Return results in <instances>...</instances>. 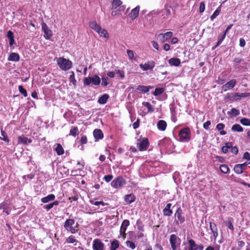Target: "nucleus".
<instances>
[{"instance_id": "1", "label": "nucleus", "mask_w": 250, "mask_h": 250, "mask_svg": "<svg viewBox=\"0 0 250 250\" xmlns=\"http://www.w3.org/2000/svg\"><path fill=\"white\" fill-rule=\"evenodd\" d=\"M57 63L60 68L63 71H67L72 67V62L69 59L60 57L56 59Z\"/></svg>"}, {"instance_id": "2", "label": "nucleus", "mask_w": 250, "mask_h": 250, "mask_svg": "<svg viewBox=\"0 0 250 250\" xmlns=\"http://www.w3.org/2000/svg\"><path fill=\"white\" fill-rule=\"evenodd\" d=\"M179 141L182 142H188L191 138L190 129L188 127H185L181 129L179 133Z\"/></svg>"}, {"instance_id": "3", "label": "nucleus", "mask_w": 250, "mask_h": 250, "mask_svg": "<svg viewBox=\"0 0 250 250\" xmlns=\"http://www.w3.org/2000/svg\"><path fill=\"white\" fill-rule=\"evenodd\" d=\"M184 213L180 207H178L174 213V223L176 225H179L184 223L185 221V217L183 215Z\"/></svg>"}, {"instance_id": "4", "label": "nucleus", "mask_w": 250, "mask_h": 250, "mask_svg": "<svg viewBox=\"0 0 250 250\" xmlns=\"http://www.w3.org/2000/svg\"><path fill=\"white\" fill-rule=\"evenodd\" d=\"M75 225V220L72 219H67L64 223L63 227L65 230L72 234L76 233L78 232V229H76V227H74Z\"/></svg>"}, {"instance_id": "5", "label": "nucleus", "mask_w": 250, "mask_h": 250, "mask_svg": "<svg viewBox=\"0 0 250 250\" xmlns=\"http://www.w3.org/2000/svg\"><path fill=\"white\" fill-rule=\"evenodd\" d=\"M181 239L174 234H171L169 237V242L172 250H177L180 248Z\"/></svg>"}, {"instance_id": "6", "label": "nucleus", "mask_w": 250, "mask_h": 250, "mask_svg": "<svg viewBox=\"0 0 250 250\" xmlns=\"http://www.w3.org/2000/svg\"><path fill=\"white\" fill-rule=\"evenodd\" d=\"M101 83L100 78L95 75L93 77H86L83 79V84L84 86H88L92 83L94 85H98Z\"/></svg>"}, {"instance_id": "7", "label": "nucleus", "mask_w": 250, "mask_h": 250, "mask_svg": "<svg viewBox=\"0 0 250 250\" xmlns=\"http://www.w3.org/2000/svg\"><path fill=\"white\" fill-rule=\"evenodd\" d=\"M125 184V180L121 176L116 178L111 183V186L115 188H121Z\"/></svg>"}, {"instance_id": "8", "label": "nucleus", "mask_w": 250, "mask_h": 250, "mask_svg": "<svg viewBox=\"0 0 250 250\" xmlns=\"http://www.w3.org/2000/svg\"><path fill=\"white\" fill-rule=\"evenodd\" d=\"M173 36V33L168 31L166 33H160L157 36V39L159 41L164 42L170 39Z\"/></svg>"}, {"instance_id": "9", "label": "nucleus", "mask_w": 250, "mask_h": 250, "mask_svg": "<svg viewBox=\"0 0 250 250\" xmlns=\"http://www.w3.org/2000/svg\"><path fill=\"white\" fill-rule=\"evenodd\" d=\"M155 63L153 61H147L145 64L141 63L139 64L140 67L144 71L152 70L155 67Z\"/></svg>"}, {"instance_id": "10", "label": "nucleus", "mask_w": 250, "mask_h": 250, "mask_svg": "<svg viewBox=\"0 0 250 250\" xmlns=\"http://www.w3.org/2000/svg\"><path fill=\"white\" fill-rule=\"evenodd\" d=\"M104 245L99 239L93 240L92 248L94 250H104Z\"/></svg>"}, {"instance_id": "11", "label": "nucleus", "mask_w": 250, "mask_h": 250, "mask_svg": "<svg viewBox=\"0 0 250 250\" xmlns=\"http://www.w3.org/2000/svg\"><path fill=\"white\" fill-rule=\"evenodd\" d=\"M129 225V221L128 220H124L120 228V234L124 239L126 237V234L125 233L127 227Z\"/></svg>"}, {"instance_id": "12", "label": "nucleus", "mask_w": 250, "mask_h": 250, "mask_svg": "<svg viewBox=\"0 0 250 250\" xmlns=\"http://www.w3.org/2000/svg\"><path fill=\"white\" fill-rule=\"evenodd\" d=\"M42 28L44 33V37L47 40L50 39L52 36V32L45 23H42Z\"/></svg>"}, {"instance_id": "13", "label": "nucleus", "mask_w": 250, "mask_h": 250, "mask_svg": "<svg viewBox=\"0 0 250 250\" xmlns=\"http://www.w3.org/2000/svg\"><path fill=\"white\" fill-rule=\"evenodd\" d=\"M140 151H145L146 150L149 146V142L147 138H144L140 143L137 144Z\"/></svg>"}, {"instance_id": "14", "label": "nucleus", "mask_w": 250, "mask_h": 250, "mask_svg": "<svg viewBox=\"0 0 250 250\" xmlns=\"http://www.w3.org/2000/svg\"><path fill=\"white\" fill-rule=\"evenodd\" d=\"M236 83V81L235 79H232L227 83L225 84L222 86V89L225 91H227L228 89H232Z\"/></svg>"}, {"instance_id": "15", "label": "nucleus", "mask_w": 250, "mask_h": 250, "mask_svg": "<svg viewBox=\"0 0 250 250\" xmlns=\"http://www.w3.org/2000/svg\"><path fill=\"white\" fill-rule=\"evenodd\" d=\"M187 241L188 247L187 248V250H197V245L193 239L188 237Z\"/></svg>"}, {"instance_id": "16", "label": "nucleus", "mask_w": 250, "mask_h": 250, "mask_svg": "<svg viewBox=\"0 0 250 250\" xmlns=\"http://www.w3.org/2000/svg\"><path fill=\"white\" fill-rule=\"evenodd\" d=\"M140 10V6H137L135 8H133L129 14V16L132 20L135 19L139 15Z\"/></svg>"}, {"instance_id": "17", "label": "nucleus", "mask_w": 250, "mask_h": 250, "mask_svg": "<svg viewBox=\"0 0 250 250\" xmlns=\"http://www.w3.org/2000/svg\"><path fill=\"white\" fill-rule=\"evenodd\" d=\"M32 142V140L30 139H28L27 137L20 136L18 138V144H22L24 145H27V144H30Z\"/></svg>"}, {"instance_id": "18", "label": "nucleus", "mask_w": 250, "mask_h": 250, "mask_svg": "<svg viewBox=\"0 0 250 250\" xmlns=\"http://www.w3.org/2000/svg\"><path fill=\"white\" fill-rule=\"evenodd\" d=\"M153 88V86H144V85H138L137 88L136 90L137 91H140L143 93H146L148 92L150 89Z\"/></svg>"}, {"instance_id": "19", "label": "nucleus", "mask_w": 250, "mask_h": 250, "mask_svg": "<svg viewBox=\"0 0 250 250\" xmlns=\"http://www.w3.org/2000/svg\"><path fill=\"white\" fill-rule=\"evenodd\" d=\"M20 59V56L18 53L13 52L9 55L8 60L9 61L18 62Z\"/></svg>"}, {"instance_id": "20", "label": "nucleus", "mask_w": 250, "mask_h": 250, "mask_svg": "<svg viewBox=\"0 0 250 250\" xmlns=\"http://www.w3.org/2000/svg\"><path fill=\"white\" fill-rule=\"evenodd\" d=\"M93 135L95 139H102L104 137V134L101 129H96L93 131Z\"/></svg>"}, {"instance_id": "21", "label": "nucleus", "mask_w": 250, "mask_h": 250, "mask_svg": "<svg viewBox=\"0 0 250 250\" xmlns=\"http://www.w3.org/2000/svg\"><path fill=\"white\" fill-rule=\"evenodd\" d=\"M6 36L9 40V45L10 46H13L15 43V41L14 37V33L12 31L9 30L7 32Z\"/></svg>"}, {"instance_id": "22", "label": "nucleus", "mask_w": 250, "mask_h": 250, "mask_svg": "<svg viewBox=\"0 0 250 250\" xmlns=\"http://www.w3.org/2000/svg\"><path fill=\"white\" fill-rule=\"evenodd\" d=\"M168 63L171 66H178L181 63V61L178 58H172L168 60Z\"/></svg>"}, {"instance_id": "23", "label": "nucleus", "mask_w": 250, "mask_h": 250, "mask_svg": "<svg viewBox=\"0 0 250 250\" xmlns=\"http://www.w3.org/2000/svg\"><path fill=\"white\" fill-rule=\"evenodd\" d=\"M135 195L132 193L126 195L125 196V201L129 204L134 202L135 201Z\"/></svg>"}, {"instance_id": "24", "label": "nucleus", "mask_w": 250, "mask_h": 250, "mask_svg": "<svg viewBox=\"0 0 250 250\" xmlns=\"http://www.w3.org/2000/svg\"><path fill=\"white\" fill-rule=\"evenodd\" d=\"M55 198V196L53 194H50L41 199V201L43 203H47L50 201H53Z\"/></svg>"}, {"instance_id": "25", "label": "nucleus", "mask_w": 250, "mask_h": 250, "mask_svg": "<svg viewBox=\"0 0 250 250\" xmlns=\"http://www.w3.org/2000/svg\"><path fill=\"white\" fill-rule=\"evenodd\" d=\"M157 127L159 130L164 131L167 127V123L164 120H160L157 123Z\"/></svg>"}, {"instance_id": "26", "label": "nucleus", "mask_w": 250, "mask_h": 250, "mask_svg": "<svg viewBox=\"0 0 250 250\" xmlns=\"http://www.w3.org/2000/svg\"><path fill=\"white\" fill-rule=\"evenodd\" d=\"M89 26L91 29L95 30L96 32L101 29V27L100 25L98 24L96 21H92L89 22Z\"/></svg>"}, {"instance_id": "27", "label": "nucleus", "mask_w": 250, "mask_h": 250, "mask_svg": "<svg viewBox=\"0 0 250 250\" xmlns=\"http://www.w3.org/2000/svg\"><path fill=\"white\" fill-rule=\"evenodd\" d=\"M109 97V95L107 94H104L99 98L98 102L100 104H105L106 103Z\"/></svg>"}, {"instance_id": "28", "label": "nucleus", "mask_w": 250, "mask_h": 250, "mask_svg": "<svg viewBox=\"0 0 250 250\" xmlns=\"http://www.w3.org/2000/svg\"><path fill=\"white\" fill-rule=\"evenodd\" d=\"M59 203L60 202L58 201H55L50 204L44 205L43 208L46 209L47 211H48L50 209H51L54 206H58L59 204Z\"/></svg>"}, {"instance_id": "29", "label": "nucleus", "mask_w": 250, "mask_h": 250, "mask_svg": "<svg viewBox=\"0 0 250 250\" xmlns=\"http://www.w3.org/2000/svg\"><path fill=\"white\" fill-rule=\"evenodd\" d=\"M79 129L77 126H72L70 130L69 135L73 137H76L79 134Z\"/></svg>"}, {"instance_id": "30", "label": "nucleus", "mask_w": 250, "mask_h": 250, "mask_svg": "<svg viewBox=\"0 0 250 250\" xmlns=\"http://www.w3.org/2000/svg\"><path fill=\"white\" fill-rule=\"evenodd\" d=\"M221 5H220L210 16V20L213 21L220 13Z\"/></svg>"}, {"instance_id": "31", "label": "nucleus", "mask_w": 250, "mask_h": 250, "mask_svg": "<svg viewBox=\"0 0 250 250\" xmlns=\"http://www.w3.org/2000/svg\"><path fill=\"white\" fill-rule=\"evenodd\" d=\"M233 222V219L231 217H229L228 218L227 222H226V226H227L232 231L234 230V227L232 225Z\"/></svg>"}, {"instance_id": "32", "label": "nucleus", "mask_w": 250, "mask_h": 250, "mask_svg": "<svg viewBox=\"0 0 250 250\" xmlns=\"http://www.w3.org/2000/svg\"><path fill=\"white\" fill-rule=\"evenodd\" d=\"M239 63H245L244 60L239 58H235L234 60L233 67L235 69L238 68V64Z\"/></svg>"}, {"instance_id": "33", "label": "nucleus", "mask_w": 250, "mask_h": 250, "mask_svg": "<svg viewBox=\"0 0 250 250\" xmlns=\"http://www.w3.org/2000/svg\"><path fill=\"white\" fill-rule=\"evenodd\" d=\"M119 247V242L117 240H114L111 243L110 250H116Z\"/></svg>"}, {"instance_id": "34", "label": "nucleus", "mask_w": 250, "mask_h": 250, "mask_svg": "<svg viewBox=\"0 0 250 250\" xmlns=\"http://www.w3.org/2000/svg\"><path fill=\"white\" fill-rule=\"evenodd\" d=\"M226 35V33L223 32L222 35H220L218 36V42H217L216 44L215 45V46L213 47V49H214V48L219 46L222 43V42L223 41V40L225 38Z\"/></svg>"}, {"instance_id": "35", "label": "nucleus", "mask_w": 250, "mask_h": 250, "mask_svg": "<svg viewBox=\"0 0 250 250\" xmlns=\"http://www.w3.org/2000/svg\"><path fill=\"white\" fill-rule=\"evenodd\" d=\"M231 130L241 132L243 131V128L239 124H235L232 126Z\"/></svg>"}, {"instance_id": "36", "label": "nucleus", "mask_w": 250, "mask_h": 250, "mask_svg": "<svg viewBox=\"0 0 250 250\" xmlns=\"http://www.w3.org/2000/svg\"><path fill=\"white\" fill-rule=\"evenodd\" d=\"M97 33H98L100 37H104L105 38H108V34L105 29H102L101 28V29L99 30Z\"/></svg>"}, {"instance_id": "37", "label": "nucleus", "mask_w": 250, "mask_h": 250, "mask_svg": "<svg viewBox=\"0 0 250 250\" xmlns=\"http://www.w3.org/2000/svg\"><path fill=\"white\" fill-rule=\"evenodd\" d=\"M0 209H2L3 212H5L7 214H9L10 209L7 207L5 202L0 204Z\"/></svg>"}, {"instance_id": "38", "label": "nucleus", "mask_w": 250, "mask_h": 250, "mask_svg": "<svg viewBox=\"0 0 250 250\" xmlns=\"http://www.w3.org/2000/svg\"><path fill=\"white\" fill-rule=\"evenodd\" d=\"M233 170L237 174H241L243 171V168L242 167L241 165L239 164L235 165L234 167Z\"/></svg>"}, {"instance_id": "39", "label": "nucleus", "mask_w": 250, "mask_h": 250, "mask_svg": "<svg viewBox=\"0 0 250 250\" xmlns=\"http://www.w3.org/2000/svg\"><path fill=\"white\" fill-rule=\"evenodd\" d=\"M55 150L58 155H62L64 153V150L62 146L60 144H57Z\"/></svg>"}, {"instance_id": "40", "label": "nucleus", "mask_w": 250, "mask_h": 250, "mask_svg": "<svg viewBox=\"0 0 250 250\" xmlns=\"http://www.w3.org/2000/svg\"><path fill=\"white\" fill-rule=\"evenodd\" d=\"M232 147L231 143H226L225 145L222 148V151L223 153H226L228 152L229 149Z\"/></svg>"}, {"instance_id": "41", "label": "nucleus", "mask_w": 250, "mask_h": 250, "mask_svg": "<svg viewBox=\"0 0 250 250\" xmlns=\"http://www.w3.org/2000/svg\"><path fill=\"white\" fill-rule=\"evenodd\" d=\"M1 134L2 136L0 137V139L8 143L9 142L8 137L6 134V133L2 129L1 130Z\"/></svg>"}, {"instance_id": "42", "label": "nucleus", "mask_w": 250, "mask_h": 250, "mask_svg": "<svg viewBox=\"0 0 250 250\" xmlns=\"http://www.w3.org/2000/svg\"><path fill=\"white\" fill-rule=\"evenodd\" d=\"M227 114L229 115H233L234 116H236L239 115L240 111L235 108H232L230 111H228Z\"/></svg>"}, {"instance_id": "43", "label": "nucleus", "mask_w": 250, "mask_h": 250, "mask_svg": "<svg viewBox=\"0 0 250 250\" xmlns=\"http://www.w3.org/2000/svg\"><path fill=\"white\" fill-rule=\"evenodd\" d=\"M163 213L165 216H170L173 213V211L171 208H164L163 210Z\"/></svg>"}, {"instance_id": "44", "label": "nucleus", "mask_w": 250, "mask_h": 250, "mask_svg": "<svg viewBox=\"0 0 250 250\" xmlns=\"http://www.w3.org/2000/svg\"><path fill=\"white\" fill-rule=\"evenodd\" d=\"M122 1L120 0H113L112 3V9H115L121 5Z\"/></svg>"}, {"instance_id": "45", "label": "nucleus", "mask_w": 250, "mask_h": 250, "mask_svg": "<svg viewBox=\"0 0 250 250\" xmlns=\"http://www.w3.org/2000/svg\"><path fill=\"white\" fill-rule=\"evenodd\" d=\"M220 169L222 173L225 174L228 173L229 170V168L226 165H221L220 166Z\"/></svg>"}, {"instance_id": "46", "label": "nucleus", "mask_w": 250, "mask_h": 250, "mask_svg": "<svg viewBox=\"0 0 250 250\" xmlns=\"http://www.w3.org/2000/svg\"><path fill=\"white\" fill-rule=\"evenodd\" d=\"M164 91L165 89L164 88H156L153 94L155 96H159L162 94Z\"/></svg>"}, {"instance_id": "47", "label": "nucleus", "mask_w": 250, "mask_h": 250, "mask_svg": "<svg viewBox=\"0 0 250 250\" xmlns=\"http://www.w3.org/2000/svg\"><path fill=\"white\" fill-rule=\"evenodd\" d=\"M70 75L69 77V81L71 83H72L74 86L76 85L77 81L75 78V74L73 71L70 72Z\"/></svg>"}, {"instance_id": "48", "label": "nucleus", "mask_w": 250, "mask_h": 250, "mask_svg": "<svg viewBox=\"0 0 250 250\" xmlns=\"http://www.w3.org/2000/svg\"><path fill=\"white\" fill-rule=\"evenodd\" d=\"M77 240L75 239V237L73 235L69 236L66 239V242L69 244H73L75 242H77Z\"/></svg>"}, {"instance_id": "49", "label": "nucleus", "mask_w": 250, "mask_h": 250, "mask_svg": "<svg viewBox=\"0 0 250 250\" xmlns=\"http://www.w3.org/2000/svg\"><path fill=\"white\" fill-rule=\"evenodd\" d=\"M240 123L244 125L250 126V119L243 118L240 120Z\"/></svg>"}, {"instance_id": "50", "label": "nucleus", "mask_w": 250, "mask_h": 250, "mask_svg": "<svg viewBox=\"0 0 250 250\" xmlns=\"http://www.w3.org/2000/svg\"><path fill=\"white\" fill-rule=\"evenodd\" d=\"M143 105L145 106L147 109L148 111L150 112H153L154 109L153 108L151 104L148 102H143L142 103Z\"/></svg>"}, {"instance_id": "51", "label": "nucleus", "mask_w": 250, "mask_h": 250, "mask_svg": "<svg viewBox=\"0 0 250 250\" xmlns=\"http://www.w3.org/2000/svg\"><path fill=\"white\" fill-rule=\"evenodd\" d=\"M19 90L20 92L22 94L24 97L27 96V92L25 89H24L22 85L19 86Z\"/></svg>"}, {"instance_id": "52", "label": "nucleus", "mask_w": 250, "mask_h": 250, "mask_svg": "<svg viewBox=\"0 0 250 250\" xmlns=\"http://www.w3.org/2000/svg\"><path fill=\"white\" fill-rule=\"evenodd\" d=\"M109 83V80L107 77H102V85L104 86H106Z\"/></svg>"}, {"instance_id": "53", "label": "nucleus", "mask_w": 250, "mask_h": 250, "mask_svg": "<svg viewBox=\"0 0 250 250\" xmlns=\"http://www.w3.org/2000/svg\"><path fill=\"white\" fill-rule=\"evenodd\" d=\"M90 203L94 205L95 206H99L101 205L103 206H104L106 205V203H104L103 201H90Z\"/></svg>"}, {"instance_id": "54", "label": "nucleus", "mask_w": 250, "mask_h": 250, "mask_svg": "<svg viewBox=\"0 0 250 250\" xmlns=\"http://www.w3.org/2000/svg\"><path fill=\"white\" fill-rule=\"evenodd\" d=\"M209 229L212 232H213L214 230L217 229V226L215 224L210 222L209 223Z\"/></svg>"}, {"instance_id": "55", "label": "nucleus", "mask_w": 250, "mask_h": 250, "mask_svg": "<svg viewBox=\"0 0 250 250\" xmlns=\"http://www.w3.org/2000/svg\"><path fill=\"white\" fill-rule=\"evenodd\" d=\"M126 244V245L129 247L131 249H134L136 247L135 244L130 241H127Z\"/></svg>"}, {"instance_id": "56", "label": "nucleus", "mask_w": 250, "mask_h": 250, "mask_svg": "<svg viewBox=\"0 0 250 250\" xmlns=\"http://www.w3.org/2000/svg\"><path fill=\"white\" fill-rule=\"evenodd\" d=\"M127 55L130 60H132L134 57V52L133 51L130 50H127Z\"/></svg>"}, {"instance_id": "57", "label": "nucleus", "mask_w": 250, "mask_h": 250, "mask_svg": "<svg viewBox=\"0 0 250 250\" xmlns=\"http://www.w3.org/2000/svg\"><path fill=\"white\" fill-rule=\"evenodd\" d=\"M205 4L204 2H200V7H199V11L200 13H202L205 11Z\"/></svg>"}, {"instance_id": "58", "label": "nucleus", "mask_w": 250, "mask_h": 250, "mask_svg": "<svg viewBox=\"0 0 250 250\" xmlns=\"http://www.w3.org/2000/svg\"><path fill=\"white\" fill-rule=\"evenodd\" d=\"M113 178L112 175H106L104 176V179L106 182H110Z\"/></svg>"}, {"instance_id": "59", "label": "nucleus", "mask_w": 250, "mask_h": 250, "mask_svg": "<svg viewBox=\"0 0 250 250\" xmlns=\"http://www.w3.org/2000/svg\"><path fill=\"white\" fill-rule=\"evenodd\" d=\"M225 125L223 123H219L217 125H216V129L218 130H222L225 127Z\"/></svg>"}, {"instance_id": "60", "label": "nucleus", "mask_w": 250, "mask_h": 250, "mask_svg": "<svg viewBox=\"0 0 250 250\" xmlns=\"http://www.w3.org/2000/svg\"><path fill=\"white\" fill-rule=\"evenodd\" d=\"M140 120L139 119H137V121L134 122L133 124V127L134 129H136L139 126Z\"/></svg>"}, {"instance_id": "61", "label": "nucleus", "mask_w": 250, "mask_h": 250, "mask_svg": "<svg viewBox=\"0 0 250 250\" xmlns=\"http://www.w3.org/2000/svg\"><path fill=\"white\" fill-rule=\"evenodd\" d=\"M245 44H246L245 40L242 38H240L239 39V45L241 47H243L245 46Z\"/></svg>"}, {"instance_id": "62", "label": "nucleus", "mask_w": 250, "mask_h": 250, "mask_svg": "<svg viewBox=\"0 0 250 250\" xmlns=\"http://www.w3.org/2000/svg\"><path fill=\"white\" fill-rule=\"evenodd\" d=\"M211 124V122L210 121H207L206 122H205V123H204L203 124V127L205 129H208V126L209 125H210Z\"/></svg>"}, {"instance_id": "63", "label": "nucleus", "mask_w": 250, "mask_h": 250, "mask_svg": "<svg viewBox=\"0 0 250 250\" xmlns=\"http://www.w3.org/2000/svg\"><path fill=\"white\" fill-rule=\"evenodd\" d=\"M243 158L250 160V154L248 152H245L243 154Z\"/></svg>"}, {"instance_id": "64", "label": "nucleus", "mask_w": 250, "mask_h": 250, "mask_svg": "<svg viewBox=\"0 0 250 250\" xmlns=\"http://www.w3.org/2000/svg\"><path fill=\"white\" fill-rule=\"evenodd\" d=\"M81 143L82 144H85L87 143V137L86 136H83L81 138Z\"/></svg>"}]
</instances>
